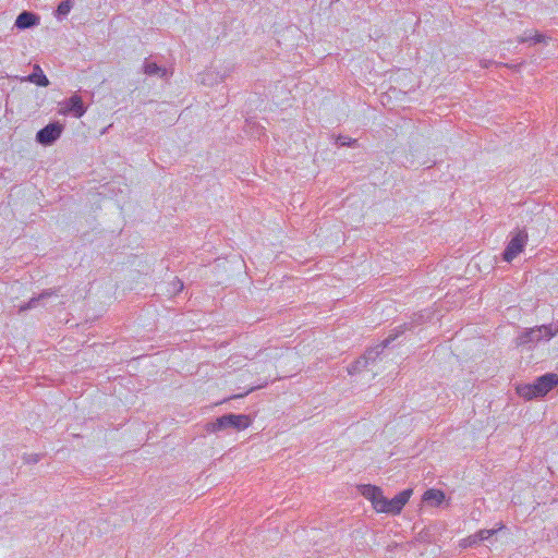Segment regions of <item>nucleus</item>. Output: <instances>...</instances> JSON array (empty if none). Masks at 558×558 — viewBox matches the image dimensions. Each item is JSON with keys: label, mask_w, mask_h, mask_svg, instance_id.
<instances>
[{"label": "nucleus", "mask_w": 558, "mask_h": 558, "mask_svg": "<svg viewBox=\"0 0 558 558\" xmlns=\"http://www.w3.org/2000/svg\"><path fill=\"white\" fill-rule=\"evenodd\" d=\"M39 23V17L29 11L21 12L14 23V26L19 29H26L33 27Z\"/></svg>", "instance_id": "obj_10"}, {"label": "nucleus", "mask_w": 558, "mask_h": 558, "mask_svg": "<svg viewBox=\"0 0 558 558\" xmlns=\"http://www.w3.org/2000/svg\"><path fill=\"white\" fill-rule=\"evenodd\" d=\"M518 41L523 44V43L531 41V39H530V37L521 36V37L518 38Z\"/></svg>", "instance_id": "obj_22"}, {"label": "nucleus", "mask_w": 558, "mask_h": 558, "mask_svg": "<svg viewBox=\"0 0 558 558\" xmlns=\"http://www.w3.org/2000/svg\"><path fill=\"white\" fill-rule=\"evenodd\" d=\"M557 333L558 328L553 330L551 325H542L530 329H525L517 337L515 345L532 349L535 343L539 342L543 339L550 340Z\"/></svg>", "instance_id": "obj_3"}, {"label": "nucleus", "mask_w": 558, "mask_h": 558, "mask_svg": "<svg viewBox=\"0 0 558 558\" xmlns=\"http://www.w3.org/2000/svg\"><path fill=\"white\" fill-rule=\"evenodd\" d=\"M63 113H71L75 118H81L86 112V107L84 106V102L82 100V97L78 95L71 96L65 101V107L62 110Z\"/></svg>", "instance_id": "obj_7"}, {"label": "nucleus", "mask_w": 558, "mask_h": 558, "mask_svg": "<svg viewBox=\"0 0 558 558\" xmlns=\"http://www.w3.org/2000/svg\"><path fill=\"white\" fill-rule=\"evenodd\" d=\"M337 143L340 145V146H352L356 143V140H351V138H348V137H344V136H339L337 138Z\"/></svg>", "instance_id": "obj_18"}, {"label": "nucleus", "mask_w": 558, "mask_h": 558, "mask_svg": "<svg viewBox=\"0 0 558 558\" xmlns=\"http://www.w3.org/2000/svg\"><path fill=\"white\" fill-rule=\"evenodd\" d=\"M530 39L533 44H538L545 41V36L542 34H535L534 36L530 37Z\"/></svg>", "instance_id": "obj_19"}, {"label": "nucleus", "mask_w": 558, "mask_h": 558, "mask_svg": "<svg viewBox=\"0 0 558 558\" xmlns=\"http://www.w3.org/2000/svg\"><path fill=\"white\" fill-rule=\"evenodd\" d=\"M173 284H174L175 289L178 290L179 284H177L175 281H173Z\"/></svg>", "instance_id": "obj_24"}, {"label": "nucleus", "mask_w": 558, "mask_h": 558, "mask_svg": "<svg viewBox=\"0 0 558 558\" xmlns=\"http://www.w3.org/2000/svg\"><path fill=\"white\" fill-rule=\"evenodd\" d=\"M367 365H368L367 361L364 359V356H361L353 364L350 365L349 373L350 374L359 373V372L363 371L365 367H367Z\"/></svg>", "instance_id": "obj_16"}, {"label": "nucleus", "mask_w": 558, "mask_h": 558, "mask_svg": "<svg viewBox=\"0 0 558 558\" xmlns=\"http://www.w3.org/2000/svg\"><path fill=\"white\" fill-rule=\"evenodd\" d=\"M248 425L250 418L247 415L229 413L218 417L215 422L209 423L207 429L213 433L228 428L242 430Z\"/></svg>", "instance_id": "obj_4"}, {"label": "nucleus", "mask_w": 558, "mask_h": 558, "mask_svg": "<svg viewBox=\"0 0 558 558\" xmlns=\"http://www.w3.org/2000/svg\"><path fill=\"white\" fill-rule=\"evenodd\" d=\"M143 71L145 74H147L149 76L156 75L159 77H165V76H167V73H168L166 68H161L157 63L148 61V60H145V62L143 64Z\"/></svg>", "instance_id": "obj_12"}, {"label": "nucleus", "mask_w": 558, "mask_h": 558, "mask_svg": "<svg viewBox=\"0 0 558 558\" xmlns=\"http://www.w3.org/2000/svg\"><path fill=\"white\" fill-rule=\"evenodd\" d=\"M175 283L179 284L178 291H181L183 289V283L179 279L175 280Z\"/></svg>", "instance_id": "obj_23"}, {"label": "nucleus", "mask_w": 558, "mask_h": 558, "mask_svg": "<svg viewBox=\"0 0 558 558\" xmlns=\"http://www.w3.org/2000/svg\"><path fill=\"white\" fill-rule=\"evenodd\" d=\"M57 289H47L39 293L37 296L32 298L27 303L20 306L19 312L23 313L25 311L37 307L40 302L51 298L52 295H58Z\"/></svg>", "instance_id": "obj_9"}, {"label": "nucleus", "mask_w": 558, "mask_h": 558, "mask_svg": "<svg viewBox=\"0 0 558 558\" xmlns=\"http://www.w3.org/2000/svg\"><path fill=\"white\" fill-rule=\"evenodd\" d=\"M511 234L512 236L502 253V259L507 263H511L523 252L529 239L527 232L524 229H518Z\"/></svg>", "instance_id": "obj_5"}, {"label": "nucleus", "mask_w": 558, "mask_h": 558, "mask_svg": "<svg viewBox=\"0 0 558 558\" xmlns=\"http://www.w3.org/2000/svg\"><path fill=\"white\" fill-rule=\"evenodd\" d=\"M73 5H74L73 0H62L59 3V5L56 10V13H54L57 19L62 20L63 17H65L72 10Z\"/></svg>", "instance_id": "obj_15"}, {"label": "nucleus", "mask_w": 558, "mask_h": 558, "mask_svg": "<svg viewBox=\"0 0 558 558\" xmlns=\"http://www.w3.org/2000/svg\"><path fill=\"white\" fill-rule=\"evenodd\" d=\"M445 499L444 490H425L423 501L432 502L433 505H440Z\"/></svg>", "instance_id": "obj_14"}, {"label": "nucleus", "mask_w": 558, "mask_h": 558, "mask_svg": "<svg viewBox=\"0 0 558 558\" xmlns=\"http://www.w3.org/2000/svg\"><path fill=\"white\" fill-rule=\"evenodd\" d=\"M504 525L501 524L498 529H484L480 530L473 535H470L465 539H463V546H473L476 545L483 541L489 539L493 535L497 533L498 530L502 529Z\"/></svg>", "instance_id": "obj_8"}, {"label": "nucleus", "mask_w": 558, "mask_h": 558, "mask_svg": "<svg viewBox=\"0 0 558 558\" xmlns=\"http://www.w3.org/2000/svg\"><path fill=\"white\" fill-rule=\"evenodd\" d=\"M356 488H367V489H371V488H379V487L376 486V485H372V484H361V485H357Z\"/></svg>", "instance_id": "obj_20"}, {"label": "nucleus", "mask_w": 558, "mask_h": 558, "mask_svg": "<svg viewBox=\"0 0 558 558\" xmlns=\"http://www.w3.org/2000/svg\"><path fill=\"white\" fill-rule=\"evenodd\" d=\"M495 62L492 60H481L482 68H488L490 64H494Z\"/></svg>", "instance_id": "obj_21"}, {"label": "nucleus", "mask_w": 558, "mask_h": 558, "mask_svg": "<svg viewBox=\"0 0 558 558\" xmlns=\"http://www.w3.org/2000/svg\"><path fill=\"white\" fill-rule=\"evenodd\" d=\"M413 490H401L392 498L384 496V490H362L363 496L368 499L377 512L387 514H399L409 501Z\"/></svg>", "instance_id": "obj_1"}, {"label": "nucleus", "mask_w": 558, "mask_h": 558, "mask_svg": "<svg viewBox=\"0 0 558 558\" xmlns=\"http://www.w3.org/2000/svg\"><path fill=\"white\" fill-rule=\"evenodd\" d=\"M558 385V375L547 373L537 377L532 384L520 385L517 392L525 400L546 396L555 386Z\"/></svg>", "instance_id": "obj_2"}, {"label": "nucleus", "mask_w": 558, "mask_h": 558, "mask_svg": "<svg viewBox=\"0 0 558 558\" xmlns=\"http://www.w3.org/2000/svg\"><path fill=\"white\" fill-rule=\"evenodd\" d=\"M27 81L41 87H46L50 83L40 66L37 64L34 66L33 73L28 75Z\"/></svg>", "instance_id": "obj_13"}, {"label": "nucleus", "mask_w": 558, "mask_h": 558, "mask_svg": "<svg viewBox=\"0 0 558 558\" xmlns=\"http://www.w3.org/2000/svg\"><path fill=\"white\" fill-rule=\"evenodd\" d=\"M63 129L60 122H50L36 133V141L44 146H50L61 136Z\"/></svg>", "instance_id": "obj_6"}, {"label": "nucleus", "mask_w": 558, "mask_h": 558, "mask_svg": "<svg viewBox=\"0 0 558 558\" xmlns=\"http://www.w3.org/2000/svg\"><path fill=\"white\" fill-rule=\"evenodd\" d=\"M397 337L398 333L389 335L380 344L367 350L363 355L367 363H374L376 359L379 356V354L383 352V350L387 348Z\"/></svg>", "instance_id": "obj_11"}, {"label": "nucleus", "mask_w": 558, "mask_h": 558, "mask_svg": "<svg viewBox=\"0 0 558 558\" xmlns=\"http://www.w3.org/2000/svg\"><path fill=\"white\" fill-rule=\"evenodd\" d=\"M23 459H24L25 463L34 464L40 460V454H38V453L24 454Z\"/></svg>", "instance_id": "obj_17"}]
</instances>
